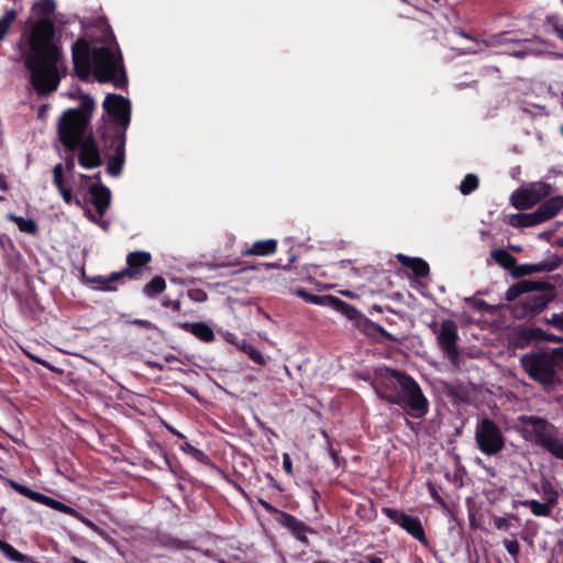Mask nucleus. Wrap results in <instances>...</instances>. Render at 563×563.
<instances>
[{"mask_svg":"<svg viewBox=\"0 0 563 563\" xmlns=\"http://www.w3.org/2000/svg\"><path fill=\"white\" fill-rule=\"evenodd\" d=\"M295 294H296L298 297L302 298L306 302H309L310 297H311V295H312V294H310L309 291H307V290H306V289H303V288H298V289H296V290H295Z\"/></svg>","mask_w":563,"mask_h":563,"instance_id":"nucleus-62","label":"nucleus"},{"mask_svg":"<svg viewBox=\"0 0 563 563\" xmlns=\"http://www.w3.org/2000/svg\"><path fill=\"white\" fill-rule=\"evenodd\" d=\"M541 494L550 506L554 507L558 504L560 495L550 481L544 479L541 483Z\"/></svg>","mask_w":563,"mask_h":563,"instance_id":"nucleus-40","label":"nucleus"},{"mask_svg":"<svg viewBox=\"0 0 563 563\" xmlns=\"http://www.w3.org/2000/svg\"><path fill=\"white\" fill-rule=\"evenodd\" d=\"M521 505L528 507L537 517H550L553 508L548 503H540L536 499L525 500L521 503Z\"/></svg>","mask_w":563,"mask_h":563,"instance_id":"nucleus-36","label":"nucleus"},{"mask_svg":"<svg viewBox=\"0 0 563 563\" xmlns=\"http://www.w3.org/2000/svg\"><path fill=\"white\" fill-rule=\"evenodd\" d=\"M382 512L389 518L394 523L406 530L412 538L417 539L420 543L427 545L428 539L424 533L422 523L418 517H412L401 510L383 507Z\"/></svg>","mask_w":563,"mask_h":563,"instance_id":"nucleus-10","label":"nucleus"},{"mask_svg":"<svg viewBox=\"0 0 563 563\" xmlns=\"http://www.w3.org/2000/svg\"><path fill=\"white\" fill-rule=\"evenodd\" d=\"M494 526H495V528H496V529H498V530L507 531V530H509V528H510L511 523H510V521H509L507 518H505V517H496V518L494 519Z\"/></svg>","mask_w":563,"mask_h":563,"instance_id":"nucleus-57","label":"nucleus"},{"mask_svg":"<svg viewBox=\"0 0 563 563\" xmlns=\"http://www.w3.org/2000/svg\"><path fill=\"white\" fill-rule=\"evenodd\" d=\"M130 324H133V325H136L139 328H142V329H146V330H157V325L153 322H151L150 320H145V319H133L131 321H129Z\"/></svg>","mask_w":563,"mask_h":563,"instance_id":"nucleus-56","label":"nucleus"},{"mask_svg":"<svg viewBox=\"0 0 563 563\" xmlns=\"http://www.w3.org/2000/svg\"><path fill=\"white\" fill-rule=\"evenodd\" d=\"M373 387L380 399L407 409L413 418L421 419L429 411V401L420 385L404 371L377 368Z\"/></svg>","mask_w":563,"mask_h":563,"instance_id":"nucleus-3","label":"nucleus"},{"mask_svg":"<svg viewBox=\"0 0 563 563\" xmlns=\"http://www.w3.org/2000/svg\"><path fill=\"white\" fill-rule=\"evenodd\" d=\"M167 430H168L172 434L176 435L177 438H179V439H181V440L186 441V437H185L181 432H179L177 429H175L174 427H172V426H167Z\"/></svg>","mask_w":563,"mask_h":563,"instance_id":"nucleus-64","label":"nucleus"},{"mask_svg":"<svg viewBox=\"0 0 563 563\" xmlns=\"http://www.w3.org/2000/svg\"><path fill=\"white\" fill-rule=\"evenodd\" d=\"M36 503L41 504V505H44L51 509H54L56 511H59L64 515H68L70 517H74V518H79L80 515L79 512L71 508L70 506H67L65 504H63L62 501L57 500V499H54L47 495H44L42 493H40L37 499H36Z\"/></svg>","mask_w":563,"mask_h":563,"instance_id":"nucleus-26","label":"nucleus"},{"mask_svg":"<svg viewBox=\"0 0 563 563\" xmlns=\"http://www.w3.org/2000/svg\"><path fill=\"white\" fill-rule=\"evenodd\" d=\"M561 263H562L561 257L556 254H553L540 263L531 264L532 273L534 274V273H542V272H547V273L553 272L560 267Z\"/></svg>","mask_w":563,"mask_h":563,"instance_id":"nucleus-37","label":"nucleus"},{"mask_svg":"<svg viewBox=\"0 0 563 563\" xmlns=\"http://www.w3.org/2000/svg\"><path fill=\"white\" fill-rule=\"evenodd\" d=\"M152 261L151 253L146 251H134L126 255V267L120 271L123 278L140 279L143 272Z\"/></svg>","mask_w":563,"mask_h":563,"instance_id":"nucleus-13","label":"nucleus"},{"mask_svg":"<svg viewBox=\"0 0 563 563\" xmlns=\"http://www.w3.org/2000/svg\"><path fill=\"white\" fill-rule=\"evenodd\" d=\"M554 299V294H534L526 297L522 308L528 314H537L545 309L548 303Z\"/></svg>","mask_w":563,"mask_h":563,"instance_id":"nucleus-22","label":"nucleus"},{"mask_svg":"<svg viewBox=\"0 0 563 563\" xmlns=\"http://www.w3.org/2000/svg\"><path fill=\"white\" fill-rule=\"evenodd\" d=\"M530 189L538 196L540 202L543 198H547L552 192V186L544 181L532 183L529 185Z\"/></svg>","mask_w":563,"mask_h":563,"instance_id":"nucleus-46","label":"nucleus"},{"mask_svg":"<svg viewBox=\"0 0 563 563\" xmlns=\"http://www.w3.org/2000/svg\"><path fill=\"white\" fill-rule=\"evenodd\" d=\"M428 489L431 495V497L440 505H444V500L437 490V487L432 483H428Z\"/></svg>","mask_w":563,"mask_h":563,"instance_id":"nucleus-60","label":"nucleus"},{"mask_svg":"<svg viewBox=\"0 0 563 563\" xmlns=\"http://www.w3.org/2000/svg\"><path fill=\"white\" fill-rule=\"evenodd\" d=\"M492 258L503 268L511 272L517 258L505 249H495L490 253Z\"/></svg>","mask_w":563,"mask_h":563,"instance_id":"nucleus-31","label":"nucleus"},{"mask_svg":"<svg viewBox=\"0 0 563 563\" xmlns=\"http://www.w3.org/2000/svg\"><path fill=\"white\" fill-rule=\"evenodd\" d=\"M53 184L66 203H75L76 206L81 207V201L78 198H75L71 190L65 185L64 168L62 164H56L53 168Z\"/></svg>","mask_w":563,"mask_h":563,"instance_id":"nucleus-19","label":"nucleus"},{"mask_svg":"<svg viewBox=\"0 0 563 563\" xmlns=\"http://www.w3.org/2000/svg\"><path fill=\"white\" fill-rule=\"evenodd\" d=\"M475 441L478 450L486 455H496L505 448L500 428L489 418H484L477 423Z\"/></svg>","mask_w":563,"mask_h":563,"instance_id":"nucleus-7","label":"nucleus"},{"mask_svg":"<svg viewBox=\"0 0 563 563\" xmlns=\"http://www.w3.org/2000/svg\"><path fill=\"white\" fill-rule=\"evenodd\" d=\"M258 504L267 514L273 516L276 522L285 528L297 541H299L305 547L310 545L308 533L316 534V529L308 526L294 515L276 508L263 498H258Z\"/></svg>","mask_w":563,"mask_h":563,"instance_id":"nucleus-6","label":"nucleus"},{"mask_svg":"<svg viewBox=\"0 0 563 563\" xmlns=\"http://www.w3.org/2000/svg\"><path fill=\"white\" fill-rule=\"evenodd\" d=\"M397 260L401 265L410 268L413 275L418 278H423L429 275V264L420 257H410L404 254H398Z\"/></svg>","mask_w":563,"mask_h":563,"instance_id":"nucleus-23","label":"nucleus"},{"mask_svg":"<svg viewBox=\"0 0 563 563\" xmlns=\"http://www.w3.org/2000/svg\"><path fill=\"white\" fill-rule=\"evenodd\" d=\"M166 289V282L164 277L157 275L154 276L147 284L143 287V294L147 298H155L159 294H162Z\"/></svg>","mask_w":563,"mask_h":563,"instance_id":"nucleus-32","label":"nucleus"},{"mask_svg":"<svg viewBox=\"0 0 563 563\" xmlns=\"http://www.w3.org/2000/svg\"><path fill=\"white\" fill-rule=\"evenodd\" d=\"M96 103L87 93L80 95V106L66 110L58 122V137L63 145L76 146V140L90 124Z\"/></svg>","mask_w":563,"mask_h":563,"instance_id":"nucleus-5","label":"nucleus"},{"mask_svg":"<svg viewBox=\"0 0 563 563\" xmlns=\"http://www.w3.org/2000/svg\"><path fill=\"white\" fill-rule=\"evenodd\" d=\"M178 448L180 451L189 454L192 459L200 462L201 464L209 465L211 463L210 457L203 451L195 448L188 441H183L178 444Z\"/></svg>","mask_w":563,"mask_h":563,"instance_id":"nucleus-35","label":"nucleus"},{"mask_svg":"<svg viewBox=\"0 0 563 563\" xmlns=\"http://www.w3.org/2000/svg\"><path fill=\"white\" fill-rule=\"evenodd\" d=\"M87 282L91 284H97V289L100 291H115L118 289L115 284L124 283L120 272H113L109 276L97 275L88 277Z\"/></svg>","mask_w":563,"mask_h":563,"instance_id":"nucleus-24","label":"nucleus"},{"mask_svg":"<svg viewBox=\"0 0 563 563\" xmlns=\"http://www.w3.org/2000/svg\"><path fill=\"white\" fill-rule=\"evenodd\" d=\"M55 0H37L32 5L36 21L32 24L27 37L29 53L25 67L30 71V82L38 95L57 90L67 67L62 63V49L54 43L55 25L53 14Z\"/></svg>","mask_w":563,"mask_h":563,"instance_id":"nucleus-1","label":"nucleus"},{"mask_svg":"<svg viewBox=\"0 0 563 563\" xmlns=\"http://www.w3.org/2000/svg\"><path fill=\"white\" fill-rule=\"evenodd\" d=\"M503 543L507 552L514 558L515 562L518 563V555L520 552V545L518 541L505 539Z\"/></svg>","mask_w":563,"mask_h":563,"instance_id":"nucleus-51","label":"nucleus"},{"mask_svg":"<svg viewBox=\"0 0 563 563\" xmlns=\"http://www.w3.org/2000/svg\"><path fill=\"white\" fill-rule=\"evenodd\" d=\"M295 260H296V256L291 255L290 258H289V262L286 265H282L279 262L261 263L258 265H252V266L243 267V268L239 269V272H245V271H249V269H257L258 267H264L267 271L276 269V268L288 269L290 267V265L295 262Z\"/></svg>","mask_w":563,"mask_h":563,"instance_id":"nucleus-45","label":"nucleus"},{"mask_svg":"<svg viewBox=\"0 0 563 563\" xmlns=\"http://www.w3.org/2000/svg\"><path fill=\"white\" fill-rule=\"evenodd\" d=\"M176 327L191 333L194 336L205 343H210L216 339L212 328L203 321L199 322H177Z\"/></svg>","mask_w":563,"mask_h":563,"instance_id":"nucleus-18","label":"nucleus"},{"mask_svg":"<svg viewBox=\"0 0 563 563\" xmlns=\"http://www.w3.org/2000/svg\"><path fill=\"white\" fill-rule=\"evenodd\" d=\"M510 223H511V225L518 227V228H529V227H534V225L541 224L536 210L530 213L514 214L511 217Z\"/></svg>","mask_w":563,"mask_h":563,"instance_id":"nucleus-33","label":"nucleus"},{"mask_svg":"<svg viewBox=\"0 0 563 563\" xmlns=\"http://www.w3.org/2000/svg\"><path fill=\"white\" fill-rule=\"evenodd\" d=\"M544 322L554 329L563 332V312L553 313L550 318H545Z\"/></svg>","mask_w":563,"mask_h":563,"instance_id":"nucleus-53","label":"nucleus"},{"mask_svg":"<svg viewBox=\"0 0 563 563\" xmlns=\"http://www.w3.org/2000/svg\"><path fill=\"white\" fill-rule=\"evenodd\" d=\"M527 294L540 291L541 294H554V286L549 282L523 279Z\"/></svg>","mask_w":563,"mask_h":563,"instance_id":"nucleus-41","label":"nucleus"},{"mask_svg":"<svg viewBox=\"0 0 563 563\" xmlns=\"http://www.w3.org/2000/svg\"><path fill=\"white\" fill-rule=\"evenodd\" d=\"M563 209V196H554L541 202L536 209L541 223L554 218Z\"/></svg>","mask_w":563,"mask_h":563,"instance_id":"nucleus-20","label":"nucleus"},{"mask_svg":"<svg viewBox=\"0 0 563 563\" xmlns=\"http://www.w3.org/2000/svg\"><path fill=\"white\" fill-rule=\"evenodd\" d=\"M36 503L41 504V505H44L51 509H54L56 511H59L64 515H68L70 517H74V518H79L80 515L79 512L71 508L70 506H67L65 504H63L62 501L57 500V499H54L47 495H44L42 493H40L37 499H36Z\"/></svg>","mask_w":563,"mask_h":563,"instance_id":"nucleus-27","label":"nucleus"},{"mask_svg":"<svg viewBox=\"0 0 563 563\" xmlns=\"http://www.w3.org/2000/svg\"><path fill=\"white\" fill-rule=\"evenodd\" d=\"M0 551L3 555L10 561L18 563H29L31 560L27 555L19 552L15 548H13L10 543L0 539Z\"/></svg>","mask_w":563,"mask_h":563,"instance_id":"nucleus-34","label":"nucleus"},{"mask_svg":"<svg viewBox=\"0 0 563 563\" xmlns=\"http://www.w3.org/2000/svg\"><path fill=\"white\" fill-rule=\"evenodd\" d=\"M329 454L333 461V463L335 464V466H339V453L335 449H333V446L329 443Z\"/></svg>","mask_w":563,"mask_h":563,"instance_id":"nucleus-63","label":"nucleus"},{"mask_svg":"<svg viewBox=\"0 0 563 563\" xmlns=\"http://www.w3.org/2000/svg\"><path fill=\"white\" fill-rule=\"evenodd\" d=\"M125 143L126 135H124V131H114L110 142L114 153L109 156L107 162V172L113 177H119L122 174L125 161Z\"/></svg>","mask_w":563,"mask_h":563,"instance_id":"nucleus-12","label":"nucleus"},{"mask_svg":"<svg viewBox=\"0 0 563 563\" xmlns=\"http://www.w3.org/2000/svg\"><path fill=\"white\" fill-rule=\"evenodd\" d=\"M541 333L542 329L540 328L518 327L512 332L510 344L515 349H526L532 342H538Z\"/></svg>","mask_w":563,"mask_h":563,"instance_id":"nucleus-15","label":"nucleus"},{"mask_svg":"<svg viewBox=\"0 0 563 563\" xmlns=\"http://www.w3.org/2000/svg\"><path fill=\"white\" fill-rule=\"evenodd\" d=\"M90 202L99 217H103L111 203V191L103 184H92L89 189Z\"/></svg>","mask_w":563,"mask_h":563,"instance_id":"nucleus-14","label":"nucleus"},{"mask_svg":"<svg viewBox=\"0 0 563 563\" xmlns=\"http://www.w3.org/2000/svg\"><path fill=\"white\" fill-rule=\"evenodd\" d=\"M362 333L372 338L376 341H382L380 339H385L390 342H396L397 339L389 332H387L382 325L375 323L367 317L363 316L357 324L355 325Z\"/></svg>","mask_w":563,"mask_h":563,"instance_id":"nucleus-16","label":"nucleus"},{"mask_svg":"<svg viewBox=\"0 0 563 563\" xmlns=\"http://www.w3.org/2000/svg\"><path fill=\"white\" fill-rule=\"evenodd\" d=\"M16 16H18L16 11L13 9H9L0 18V42L5 40L10 27L16 20Z\"/></svg>","mask_w":563,"mask_h":563,"instance_id":"nucleus-39","label":"nucleus"},{"mask_svg":"<svg viewBox=\"0 0 563 563\" xmlns=\"http://www.w3.org/2000/svg\"><path fill=\"white\" fill-rule=\"evenodd\" d=\"M239 349L246 354L254 363L257 365H264L265 358L263 354L252 344L247 343L243 340L240 344H238Z\"/></svg>","mask_w":563,"mask_h":563,"instance_id":"nucleus-42","label":"nucleus"},{"mask_svg":"<svg viewBox=\"0 0 563 563\" xmlns=\"http://www.w3.org/2000/svg\"><path fill=\"white\" fill-rule=\"evenodd\" d=\"M63 168L69 173V174H73L74 170H75V157L74 155H69L66 157L65 159V166H63Z\"/></svg>","mask_w":563,"mask_h":563,"instance_id":"nucleus-61","label":"nucleus"},{"mask_svg":"<svg viewBox=\"0 0 563 563\" xmlns=\"http://www.w3.org/2000/svg\"><path fill=\"white\" fill-rule=\"evenodd\" d=\"M158 545L172 550H192L194 545L191 541L181 540L170 534H161L157 537Z\"/></svg>","mask_w":563,"mask_h":563,"instance_id":"nucleus-29","label":"nucleus"},{"mask_svg":"<svg viewBox=\"0 0 563 563\" xmlns=\"http://www.w3.org/2000/svg\"><path fill=\"white\" fill-rule=\"evenodd\" d=\"M283 468L288 475H294L292 462L288 453L283 454Z\"/></svg>","mask_w":563,"mask_h":563,"instance_id":"nucleus-59","label":"nucleus"},{"mask_svg":"<svg viewBox=\"0 0 563 563\" xmlns=\"http://www.w3.org/2000/svg\"><path fill=\"white\" fill-rule=\"evenodd\" d=\"M78 163L86 169L99 167L102 164L99 148H79Z\"/></svg>","mask_w":563,"mask_h":563,"instance_id":"nucleus-25","label":"nucleus"},{"mask_svg":"<svg viewBox=\"0 0 563 563\" xmlns=\"http://www.w3.org/2000/svg\"><path fill=\"white\" fill-rule=\"evenodd\" d=\"M161 306L170 309L173 312H180L181 310V302L179 299L173 300L168 296H164L161 299Z\"/></svg>","mask_w":563,"mask_h":563,"instance_id":"nucleus-52","label":"nucleus"},{"mask_svg":"<svg viewBox=\"0 0 563 563\" xmlns=\"http://www.w3.org/2000/svg\"><path fill=\"white\" fill-rule=\"evenodd\" d=\"M333 297L331 295L320 296L312 294L309 303L330 307V299H333Z\"/></svg>","mask_w":563,"mask_h":563,"instance_id":"nucleus-54","label":"nucleus"},{"mask_svg":"<svg viewBox=\"0 0 563 563\" xmlns=\"http://www.w3.org/2000/svg\"><path fill=\"white\" fill-rule=\"evenodd\" d=\"M556 361L563 363V346L550 352L526 353L520 357V365L531 379L544 387H553L558 380Z\"/></svg>","mask_w":563,"mask_h":563,"instance_id":"nucleus-4","label":"nucleus"},{"mask_svg":"<svg viewBox=\"0 0 563 563\" xmlns=\"http://www.w3.org/2000/svg\"><path fill=\"white\" fill-rule=\"evenodd\" d=\"M431 329L435 334L440 350L452 363L456 362L460 356V350L457 346L460 338L456 322L451 319H446L440 323V327L433 324Z\"/></svg>","mask_w":563,"mask_h":563,"instance_id":"nucleus-8","label":"nucleus"},{"mask_svg":"<svg viewBox=\"0 0 563 563\" xmlns=\"http://www.w3.org/2000/svg\"><path fill=\"white\" fill-rule=\"evenodd\" d=\"M71 58L76 76L89 80L93 74L100 84L111 82L118 89L128 88V75L123 64V56L113 31L107 26L103 31L101 44L79 37L71 46Z\"/></svg>","mask_w":563,"mask_h":563,"instance_id":"nucleus-2","label":"nucleus"},{"mask_svg":"<svg viewBox=\"0 0 563 563\" xmlns=\"http://www.w3.org/2000/svg\"><path fill=\"white\" fill-rule=\"evenodd\" d=\"M10 486L19 494H21L22 496L24 497H27L29 499L33 500V501H36L38 495H40V492H35V490H32L31 488H29L27 486H24L20 483H16L14 481H11L10 482Z\"/></svg>","mask_w":563,"mask_h":563,"instance_id":"nucleus-49","label":"nucleus"},{"mask_svg":"<svg viewBox=\"0 0 563 563\" xmlns=\"http://www.w3.org/2000/svg\"><path fill=\"white\" fill-rule=\"evenodd\" d=\"M520 421L526 427V438L539 446H542L549 438L558 433L556 427L542 417L521 416Z\"/></svg>","mask_w":563,"mask_h":563,"instance_id":"nucleus-11","label":"nucleus"},{"mask_svg":"<svg viewBox=\"0 0 563 563\" xmlns=\"http://www.w3.org/2000/svg\"><path fill=\"white\" fill-rule=\"evenodd\" d=\"M277 240L266 239L254 241L250 246L245 245L241 250L242 256H269L277 252Z\"/></svg>","mask_w":563,"mask_h":563,"instance_id":"nucleus-17","label":"nucleus"},{"mask_svg":"<svg viewBox=\"0 0 563 563\" xmlns=\"http://www.w3.org/2000/svg\"><path fill=\"white\" fill-rule=\"evenodd\" d=\"M330 307H332L334 310L341 312L347 319L353 320L355 322V325L357 324L360 319L363 317L361 311L357 310L354 306H352L351 303H349L338 297H333V299H330Z\"/></svg>","mask_w":563,"mask_h":563,"instance_id":"nucleus-28","label":"nucleus"},{"mask_svg":"<svg viewBox=\"0 0 563 563\" xmlns=\"http://www.w3.org/2000/svg\"><path fill=\"white\" fill-rule=\"evenodd\" d=\"M7 219L14 222L21 232L30 235H36L38 232L37 223L33 219H24L23 217L16 216L12 212L7 214Z\"/></svg>","mask_w":563,"mask_h":563,"instance_id":"nucleus-30","label":"nucleus"},{"mask_svg":"<svg viewBox=\"0 0 563 563\" xmlns=\"http://www.w3.org/2000/svg\"><path fill=\"white\" fill-rule=\"evenodd\" d=\"M554 457L563 461V440L558 437V433H554L545 443L541 446Z\"/></svg>","mask_w":563,"mask_h":563,"instance_id":"nucleus-38","label":"nucleus"},{"mask_svg":"<svg viewBox=\"0 0 563 563\" xmlns=\"http://www.w3.org/2000/svg\"><path fill=\"white\" fill-rule=\"evenodd\" d=\"M545 23L550 25L554 34L563 41V22L559 15L552 14L545 18Z\"/></svg>","mask_w":563,"mask_h":563,"instance_id":"nucleus-48","label":"nucleus"},{"mask_svg":"<svg viewBox=\"0 0 563 563\" xmlns=\"http://www.w3.org/2000/svg\"><path fill=\"white\" fill-rule=\"evenodd\" d=\"M540 341H547V342H552V343H560L563 341L562 338L553 334V333H549V332H545L544 330H542V333L540 335V339H538V342Z\"/></svg>","mask_w":563,"mask_h":563,"instance_id":"nucleus-58","label":"nucleus"},{"mask_svg":"<svg viewBox=\"0 0 563 563\" xmlns=\"http://www.w3.org/2000/svg\"><path fill=\"white\" fill-rule=\"evenodd\" d=\"M86 132H82L80 136L76 140V146L70 147L68 145H64L68 151L74 152L77 148H99L93 136L91 134L85 136Z\"/></svg>","mask_w":563,"mask_h":563,"instance_id":"nucleus-44","label":"nucleus"},{"mask_svg":"<svg viewBox=\"0 0 563 563\" xmlns=\"http://www.w3.org/2000/svg\"><path fill=\"white\" fill-rule=\"evenodd\" d=\"M511 205L518 210H526L537 205L538 196L530 189V187L519 188L511 194Z\"/></svg>","mask_w":563,"mask_h":563,"instance_id":"nucleus-21","label":"nucleus"},{"mask_svg":"<svg viewBox=\"0 0 563 563\" xmlns=\"http://www.w3.org/2000/svg\"><path fill=\"white\" fill-rule=\"evenodd\" d=\"M511 276L514 278H521V277H525V276H528V275H531L533 274L532 273V266L531 264H521V265H518L517 263L515 264V266L512 267L511 272H510Z\"/></svg>","mask_w":563,"mask_h":563,"instance_id":"nucleus-50","label":"nucleus"},{"mask_svg":"<svg viewBox=\"0 0 563 563\" xmlns=\"http://www.w3.org/2000/svg\"><path fill=\"white\" fill-rule=\"evenodd\" d=\"M527 294V288L525 287L523 280H520L514 285H511L505 295V299L507 301H515L521 295Z\"/></svg>","mask_w":563,"mask_h":563,"instance_id":"nucleus-47","label":"nucleus"},{"mask_svg":"<svg viewBox=\"0 0 563 563\" xmlns=\"http://www.w3.org/2000/svg\"><path fill=\"white\" fill-rule=\"evenodd\" d=\"M479 180L474 174H467L460 185V191L462 195H470L478 188Z\"/></svg>","mask_w":563,"mask_h":563,"instance_id":"nucleus-43","label":"nucleus"},{"mask_svg":"<svg viewBox=\"0 0 563 563\" xmlns=\"http://www.w3.org/2000/svg\"><path fill=\"white\" fill-rule=\"evenodd\" d=\"M188 296L192 301L196 302H203L208 298L207 292L202 289H189Z\"/></svg>","mask_w":563,"mask_h":563,"instance_id":"nucleus-55","label":"nucleus"},{"mask_svg":"<svg viewBox=\"0 0 563 563\" xmlns=\"http://www.w3.org/2000/svg\"><path fill=\"white\" fill-rule=\"evenodd\" d=\"M102 106L104 111L120 125L115 131H124L125 134L131 122L130 100L121 95L108 93Z\"/></svg>","mask_w":563,"mask_h":563,"instance_id":"nucleus-9","label":"nucleus"}]
</instances>
